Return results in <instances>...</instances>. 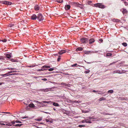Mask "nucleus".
Instances as JSON below:
<instances>
[{"mask_svg":"<svg viewBox=\"0 0 128 128\" xmlns=\"http://www.w3.org/2000/svg\"><path fill=\"white\" fill-rule=\"evenodd\" d=\"M37 19L39 21H41L44 20V17L40 13L38 14L37 16Z\"/></svg>","mask_w":128,"mask_h":128,"instance_id":"1","label":"nucleus"},{"mask_svg":"<svg viewBox=\"0 0 128 128\" xmlns=\"http://www.w3.org/2000/svg\"><path fill=\"white\" fill-rule=\"evenodd\" d=\"M94 6L96 7H98L100 8H104V6L101 3H97L94 4Z\"/></svg>","mask_w":128,"mask_h":128,"instance_id":"2","label":"nucleus"},{"mask_svg":"<svg viewBox=\"0 0 128 128\" xmlns=\"http://www.w3.org/2000/svg\"><path fill=\"white\" fill-rule=\"evenodd\" d=\"M80 41L82 43H86L88 42V40L87 38H81Z\"/></svg>","mask_w":128,"mask_h":128,"instance_id":"3","label":"nucleus"},{"mask_svg":"<svg viewBox=\"0 0 128 128\" xmlns=\"http://www.w3.org/2000/svg\"><path fill=\"white\" fill-rule=\"evenodd\" d=\"M37 19V16H36L35 14H33L32 16L31 17V19L35 20Z\"/></svg>","mask_w":128,"mask_h":128,"instance_id":"4","label":"nucleus"},{"mask_svg":"<svg viewBox=\"0 0 128 128\" xmlns=\"http://www.w3.org/2000/svg\"><path fill=\"white\" fill-rule=\"evenodd\" d=\"M122 72H120V71L119 70H117L116 71H114L113 72V73L114 74H116V73H118L119 74H121L123 73H124L125 72H123V71H122Z\"/></svg>","mask_w":128,"mask_h":128,"instance_id":"5","label":"nucleus"},{"mask_svg":"<svg viewBox=\"0 0 128 128\" xmlns=\"http://www.w3.org/2000/svg\"><path fill=\"white\" fill-rule=\"evenodd\" d=\"M70 8V6L69 5H66L65 6L64 8L66 10H69Z\"/></svg>","mask_w":128,"mask_h":128,"instance_id":"6","label":"nucleus"},{"mask_svg":"<svg viewBox=\"0 0 128 128\" xmlns=\"http://www.w3.org/2000/svg\"><path fill=\"white\" fill-rule=\"evenodd\" d=\"M89 43L91 44L94 43L95 41V40L94 38H91L89 40Z\"/></svg>","mask_w":128,"mask_h":128,"instance_id":"7","label":"nucleus"},{"mask_svg":"<svg viewBox=\"0 0 128 128\" xmlns=\"http://www.w3.org/2000/svg\"><path fill=\"white\" fill-rule=\"evenodd\" d=\"M66 52V51L65 50H62L58 52V54H61L64 53H65Z\"/></svg>","mask_w":128,"mask_h":128,"instance_id":"8","label":"nucleus"},{"mask_svg":"<svg viewBox=\"0 0 128 128\" xmlns=\"http://www.w3.org/2000/svg\"><path fill=\"white\" fill-rule=\"evenodd\" d=\"M28 106L30 108L34 107H35L34 104L32 102H31L30 104H29Z\"/></svg>","mask_w":128,"mask_h":128,"instance_id":"9","label":"nucleus"},{"mask_svg":"<svg viewBox=\"0 0 128 128\" xmlns=\"http://www.w3.org/2000/svg\"><path fill=\"white\" fill-rule=\"evenodd\" d=\"M34 8L36 10H39L40 7L38 5H36L35 6Z\"/></svg>","mask_w":128,"mask_h":128,"instance_id":"10","label":"nucleus"},{"mask_svg":"<svg viewBox=\"0 0 128 128\" xmlns=\"http://www.w3.org/2000/svg\"><path fill=\"white\" fill-rule=\"evenodd\" d=\"M122 12L124 14H126L127 13V11L126 9L124 8Z\"/></svg>","mask_w":128,"mask_h":128,"instance_id":"11","label":"nucleus"},{"mask_svg":"<svg viewBox=\"0 0 128 128\" xmlns=\"http://www.w3.org/2000/svg\"><path fill=\"white\" fill-rule=\"evenodd\" d=\"M5 56L8 58H10L11 57L10 55L9 54H5Z\"/></svg>","mask_w":128,"mask_h":128,"instance_id":"12","label":"nucleus"},{"mask_svg":"<svg viewBox=\"0 0 128 128\" xmlns=\"http://www.w3.org/2000/svg\"><path fill=\"white\" fill-rule=\"evenodd\" d=\"M82 49L83 48H82L79 47L78 48L76 49V51H81L82 50Z\"/></svg>","mask_w":128,"mask_h":128,"instance_id":"13","label":"nucleus"},{"mask_svg":"<svg viewBox=\"0 0 128 128\" xmlns=\"http://www.w3.org/2000/svg\"><path fill=\"white\" fill-rule=\"evenodd\" d=\"M50 67V66L45 65L42 66V68H49Z\"/></svg>","mask_w":128,"mask_h":128,"instance_id":"14","label":"nucleus"},{"mask_svg":"<svg viewBox=\"0 0 128 128\" xmlns=\"http://www.w3.org/2000/svg\"><path fill=\"white\" fill-rule=\"evenodd\" d=\"M50 102L47 101H42V102L43 103H46L47 104H49Z\"/></svg>","mask_w":128,"mask_h":128,"instance_id":"15","label":"nucleus"},{"mask_svg":"<svg viewBox=\"0 0 128 128\" xmlns=\"http://www.w3.org/2000/svg\"><path fill=\"white\" fill-rule=\"evenodd\" d=\"M2 2L3 4H7L8 1H2Z\"/></svg>","mask_w":128,"mask_h":128,"instance_id":"16","label":"nucleus"},{"mask_svg":"<svg viewBox=\"0 0 128 128\" xmlns=\"http://www.w3.org/2000/svg\"><path fill=\"white\" fill-rule=\"evenodd\" d=\"M114 92V91L112 90H109L108 92V93H112Z\"/></svg>","mask_w":128,"mask_h":128,"instance_id":"17","label":"nucleus"},{"mask_svg":"<svg viewBox=\"0 0 128 128\" xmlns=\"http://www.w3.org/2000/svg\"><path fill=\"white\" fill-rule=\"evenodd\" d=\"M90 52H91L90 51H85L84 52V53L85 54H89Z\"/></svg>","mask_w":128,"mask_h":128,"instance_id":"18","label":"nucleus"},{"mask_svg":"<svg viewBox=\"0 0 128 128\" xmlns=\"http://www.w3.org/2000/svg\"><path fill=\"white\" fill-rule=\"evenodd\" d=\"M56 2L59 3H61L62 2L63 0H55Z\"/></svg>","mask_w":128,"mask_h":128,"instance_id":"19","label":"nucleus"},{"mask_svg":"<svg viewBox=\"0 0 128 128\" xmlns=\"http://www.w3.org/2000/svg\"><path fill=\"white\" fill-rule=\"evenodd\" d=\"M112 54L111 53H108L106 54V56H112Z\"/></svg>","mask_w":128,"mask_h":128,"instance_id":"20","label":"nucleus"},{"mask_svg":"<svg viewBox=\"0 0 128 128\" xmlns=\"http://www.w3.org/2000/svg\"><path fill=\"white\" fill-rule=\"evenodd\" d=\"M53 105L55 106H59V104L57 103L54 102L53 103Z\"/></svg>","mask_w":128,"mask_h":128,"instance_id":"21","label":"nucleus"},{"mask_svg":"<svg viewBox=\"0 0 128 128\" xmlns=\"http://www.w3.org/2000/svg\"><path fill=\"white\" fill-rule=\"evenodd\" d=\"M122 45L124 46H126L127 44L126 42H123L122 44Z\"/></svg>","mask_w":128,"mask_h":128,"instance_id":"22","label":"nucleus"},{"mask_svg":"<svg viewBox=\"0 0 128 128\" xmlns=\"http://www.w3.org/2000/svg\"><path fill=\"white\" fill-rule=\"evenodd\" d=\"M50 89V88H46L44 90V91L45 92H47L48 91H49V90Z\"/></svg>","mask_w":128,"mask_h":128,"instance_id":"23","label":"nucleus"},{"mask_svg":"<svg viewBox=\"0 0 128 128\" xmlns=\"http://www.w3.org/2000/svg\"><path fill=\"white\" fill-rule=\"evenodd\" d=\"M22 124H16V125H15L14 126H22Z\"/></svg>","mask_w":128,"mask_h":128,"instance_id":"24","label":"nucleus"},{"mask_svg":"<svg viewBox=\"0 0 128 128\" xmlns=\"http://www.w3.org/2000/svg\"><path fill=\"white\" fill-rule=\"evenodd\" d=\"M34 102H36L37 104H42V102H38V101H36V100H35L34 101Z\"/></svg>","mask_w":128,"mask_h":128,"instance_id":"25","label":"nucleus"},{"mask_svg":"<svg viewBox=\"0 0 128 128\" xmlns=\"http://www.w3.org/2000/svg\"><path fill=\"white\" fill-rule=\"evenodd\" d=\"M61 56H58V58L57 59V61L58 62L60 61V59Z\"/></svg>","mask_w":128,"mask_h":128,"instance_id":"26","label":"nucleus"},{"mask_svg":"<svg viewBox=\"0 0 128 128\" xmlns=\"http://www.w3.org/2000/svg\"><path fill=\"white\" fill-rule=\"evenodd\" d=\"M54 70V68H51L48 69V70L49 71H51L53 70Z\"/></svg>","mask_w":128,"mask_h":128,"instance_id":"27","label":"nucleus"},{"mask_svg":"<svg viewBox=\"0 0 128 128\" xmlns=\"http://www.w3.org/2000/svg\"><path fill=\"white\" fill-rule=\"evenodd\" d=\"M12 4V2H10L8 1L7 4L8 5H11Z\"/></svg>","mask_w":128,"mask_h":128,"instance_id":"28","label":"nucleus"},{"mask_svg":"<svg viewBox=\"0 0 128 128\" xmlns=\"http://www.w3.org/2000/svg\"><path fill=\"white\" fill-rule=\"evenodd\" d=\"M8 74V73L6 74H4V76H8L9 75H12V74Z\"/></svg>","mask_w":128,"mask_h":128,"instance_id":"29","label":"nucleus"},{"mask_svg":"<svg viewBox=\"0 0 128 128\" xmlns=\"http://www.w3.org/2000/svg\"><path fill=\"white\" fill-rule=\"evenodd\" d=\"M0 41L2 42H5L7 40L6 39H4V40H1Z\"/></svg>","mask_w":128,"mask_h":128,"instance_id":"30","label":"nucleus"},{"mask_svg":"<svg viewBox=\"0 0 128 128\" xmlns=\"http://www.w3.org/2000/svg\"><path fill=\"white\" fill-rule=\"evenodd\" d=\"M89 112V111H87V110H84V111H82L83 112H84V113H88V112Z\"/></svg>","mask_w":128,"mask_h":128,"instance_id":"31","label":"nucleus"},{"mask_svg":"<svg viewBox=\"0 0 128 128\" xmlns=\"http://www.w3.org/2000/svg\"><path fill=\"white\" fill-rule=\"evenodd\" d=\"M35 66V65H32V66H28V67L29 68H32Z\"/></svg>","mask_w":128,"mask_h":128,"instance_id":"32","label":"nucleus"},{"mask_svg":"<svg viewBox=\"0 0 128 128\" xmlns=\"http://www.w3.org/2000/svg\"><path fill=\"white\" fill-rule=\"evenodd\" d=\"M16 71H10V72H8V74H10V73H12L13 72H16Z\"/></svg>","mask_w":128,"mask_h":128,"instance_id":"33","label":"nucleus"},{"mask_svg":"<svg viewBox=\"0 0 128 128\" xmlns=\"http://www.w3.org/2000/svg\"><path fill=\"white\" fill-rule=\"evenodd\" d=\"M77 64H75L72 66H76Z\"/></svg>","mask_w":128,"mask_h":128,"instance_id":"34","label":"nucleus"},{"mask_svg":"<svg viewBox=\"0 0 128 128\" xmlns=\"http://www.w3.org/2000/svg\"><path fill=\"white\" fill-rule=\"evenodd\" d=\"M8 70H12L14 69V68H8Z\"/></svg>","mask_w":128,"mask_h":128,"instance_id":"35","label":"nucleus"},{"mask_svg":"<svg viewBox=\"0 0 128 128\" xmlns=\"http://www.w3.org/2000/svg\"><path fill=\"white\" fill-rule=\"evenodd\" d=\"M16 123H22V122L21 121H19L18 120H16Z\"/></svg>","mask_w":128,"mask_h":128,"instance_id":"36","label":"nucleus"},{"mask_svg":"<svg viewBox=\"0 0 128 128\" xmlns=\"http://www.w3.org/2000/svg\"><path fill=\"white\" fill-rule=\"evenodd\" d=\"M42 71V68L41 69H38L37 70V71L38 72H40Z\"/></svg>","mask_w":128,"mask_h":128,"instance_id":"37","label":"nucleus"},{"mask_svg":"<svg viewBox=\"0 0 128 128\" xmlns=\"http://www.w3.org/2000/svg\"><path fill=\"white\" fill-rule=\"evenodd\" d=\"M90 72V71L89 70H88L87 71H86L85 72V73L86 74Z\"/></svg>","mask_w":128,"mask_h":128,"instance_id":"38","label":"nucleus"},{"mask_svg":"<svg viewBox=\"0 0 128 128\" xmlns=\"http://www.w3.org/2000/svg\"><path fill=\"white\" fill-rule=\"evenodd\" d=\"M102 100H106V99L104 97H102L101 98Z\"/></svg>","mask_w":128,"mask_h":128,"instance_id":"39","label":"nucleus"},{"mask_svg":"<svg viewBox=\"0 0 128 128\" xmlns=\"http://www.w3.org/2000/svg\"><path fill=\"white\" fill-rule=\"evenodd\" d=\"M85 126L84 125H79L78 126L80 127H84Z\"/></svg>","mask_w":128,"mask_h":128,"instance_id":"40","label":"nucleus"},{"mask_svg":"<svg viewBox=\"0 0 128 128\" xmlns=\"http://www.w3.org/2000/svg\"><path fill=\"white\" fill-rule=\"evenodd\" d=\"M99 40L101 42H103V40L101 38Z\"/></svg>","mask_w":128,"mask_h":128,"instance_id":"41","label":"nucleus"},{"mask_svg":"<svg viewBox=\"0 0 128 128\" xmlns=\"http://www.w3.org/2000/svg\"><path fill=\"white\" fill-rule=\"evenodd\" d=\"M16 122L15 121H13L12 122V124H15V123Z\"/></svg>","mask_w":128,"mask_h":128,"instance_id":"42","label":"nucleus"},{"mask_svg":"<svg viewBox=\"0 0 128 128\" xmlns=\"http://www.w3.org/2000/svg\"><path fill=\"white\" fill-rule=\"evenodd\" d=\"M86 121V120H82V123H84V122H85V121Z\"/></svg>","mask_w":128,"mask_h":128,"instance_id":"43","label":"nucleus"},{"mask_svg":"<svg viewBox=\"0 0 128 128\" xmlns=\"http://www.w3.org/2000/svg\"><path fill=\"white\" fill-rule=\"evenodd\" d=\"M124 3L126 6H127L128 4V3L126 2H124Z\"/></svg>","mask_w":128,"mask_h":128,"instance_id":"44","label":"nucleus"},{"mask_svg":"<svg viewBox=\"0 0 128 128\" xmlns=\"http://www.w3.org/2000/svg\"><path fill=\"white\" fill-rule=\"evenodd\" d=\"M87 122H87V123H92L90 121H89L88 120V121H87Z\"/></svg>","mask_w":128,"mask_h":128,"instance_id":"45","label":"nucleus"},{"mask_svg":"<svg viewBox=\"0 0 128 128\" xmlns=\"http://www.w3.org/2000/svg\"><path fill=\"white\" fill-rule=\"evenodd\" d=\"M43 112L44 113H46V114H50V113L48 112H44V111H43Z\"/></svg>","mask_w":128,"mask_h":128,"instance_id":"46","label":"nucleus"},{"mask_svg":"<svg viewBox=\"0 0 128 128\" xmlns=\"http://www.w3.org/2000/svg\"><path fill=\"white\" fill-rule=\"evenodd\" d=\"M89 118L90 119H94L93 117H89Z\"/></svg>","mask_w":128,"mask_h":128,"instance_id":"47","label":"nucleus"},{"mask_svg":"<svg viewBox=\"0 0 128 128\" xmlns=\"http://www.w3.org/2000/svg\"><path fill=\"white\" fill-rule=\"evenodd\" d=\"M2 113H5V114H10V112H2Z\"/></svg>","mask_w":128,"mask_h":128,"instance_id":"48","label":"nucleus"},{"mask_svg":"<svg viewBox=\"0 0 128 128\" xmlns=\"http://www.w3.org/2000/svg\"><path fill=\"white\" fill-rule=\"evenodd\" d=\"M10 60L12 62H14V60L13 59H10Z\"/></svg>","mask_w":128,"mask_h":128,"instance_id":"49","label":"nucleus"},{"mask_svg":"<svg viewBox=\"0 0 128 128\" xmlns=\"http://www.w3.org/2000/svg\"><path fill=\"white\" fill-rule=\"evenodd\" d=\"M42 80H44L45 81H46L47 80L46 78H44V79H42Z\"/></svg>","mask_w":128,"mask_h":128,"instance_id":"50","label":"nucleus"},{"mask_svg":"<svg viewBox=\"0 0 128 128\" xmlns=\"http://www.w3.org/2000/svg\"><path fill=\"white\" fill-rule=\"evenodd\" d=\"M46 122H49V120L48 119H46Z\"/></svg>","mask_w":128,"mask_h":128,"instance_id":"51","label":"nucleus"},{"mask_svg":"<svg viewBox=\"0 0 128 128\" xmlns=\"http://www.w3.org/2000/svg\"><path fill=\"white\" fill-rule=\"evenodd\" d=\"M99 101H100L102 100L101 98H100L98 100Z\"/></svg>","mask_w":128,"mask_h":128,"instance_id":"52","label":"nucleus"},{"mask_svg":"<svg viewBox=\"0 0 128 128\" xmlns=\"http://www.w3.org/2000/svg\"><path fill=\"white\" fill-rule=\"evenodd\" d=\"M92 92H98V91H96L95 90H94L92 91Z\"/></svg>","mask_w":128,"mask_h":128,"instance_id":"53","label":"nucleus"},{"mask_svg":"<svg viewBox=\"0 0 128 128\" xmlns=\"http://www.w3.org/2000/svg\"><path fill=\"white\" fill-rule=\"evenodd\" d=\"M37 120L36 121H40L41 120V119H37Z\"/></svg>","mask_w":128,"mask_h":128,"instance_id":"54","label":"nucleus"},{"mask_svg":"<svg viewBox=\"0 0 128 128\" xmlns=\"http://www.w3.org/2000/svg\"><path fill=\"white\" fill-rule=\"evenodd\" d=\"M42 107H44V106H45L44 104H43L42 103Z\"/></svg>","mask_w":128,"mask_h":128,"instance_id":"55","label":"nucleus"},{"mask_svg":"<svg viewBox=\"0 0 128 128\" xmlns=\"http://www.w3.org/2000/svg\"><path fill=\"white\" fill-rule=\"evenodd\" d=\"M86 121H85V122L86 123H87V122H87V121H88V119H86V120H85Z\"/></svg>","mask_w":128,"mask_h":128,"instance_id":"56","label":"nucleus"},{"mask_svg":"<svg viewBox=\"0 0 128 128\" xmlns=\"http://www.w3.org/2000/svg\"><path fill=\"white\" fill-rule=\"evenodd\" d=\"M119 21V20L118 19H117L115 21L116 22H118Z\"/></svg>","mask_w":128,"mask_h":128,"instance_id":"57","label":"nucleus"},{"mask_svg":"<svg viewBox=\"0 0 128 128\" xmlns=\"http://www.w3.org/2000/svg\"><path fill=\"white\" fill-rule=\"evenodd\" d=\"M44 68H42V71L46 70L45 69H44Z\"/></svg>","mask_w":128,"mask_h":128,"instance_id":"58","label":"nucleus"},{"mask_svg":"<svg viewBox=\"0 0 128 128\" xmlns=\"http://www.w3.org/2000/svg\"><path fill=\"white\" fill-rule=\"evenodd\" d=\"M88 3H91L92 2L91 1H88Z\"/></svg>","mask_w":128,"mask_h":128,"instance_id":"59","label":"nucleus"},{"mask_svg":"<svg viewBox=\"0 0 128 128\" xmlns=\"http://www.w3.org/2000/svg\"><path fill=\"white\" fill-rule=\"evenodd\" d=\"M4 84V83H3V82H0V85H2V84Z\"/></svg>","mask_w":128,"mask_h":128,"instance_id":"60","label":"nucleus"},{"mask_svg":"<svg viewBox=\"0 0 128 128\" xmlns=\"http://www.w3.org/2000/svg\"><path fill=\"white\" fill-rule=\"evenodd\" d=\"M50 122V123H52V120H50V121L49 120V121Z\"/></svg>","mask_w":128,"mask_h":128,"instance_id":"61","label":"nucleus"},{"mask_svg":"<svg viewBox=\"0 0 128 128\" xmlns=\"http://www.w3.org/2000/svg\"><path fill=\"white\" fill-rule=\"evenodd\" d=\"M114 62H113V63H110V65H112V64H114Z\"/></svg>","mask_w":128,"mask_h":128,"instance_id":"62","label":"nucleus"},{"mask_svg":"<svg viewBox=\"0 0 128 128\" xmlns=\"http://www.w3.org/2000/svg\"><path fill=\"white\" fill-rule=\"evenodd\" d=\"M105 115H110V114H109L108 113H106V114Z\"/></svg>","mask_w":128,"mask_h":128,"instance_id":"63","label":"nucleus"},{"mask_svg":"<svg viewBox=\"0 0 128 128\" xmlns=\"http://www.w3.org/2000/svg\"><path fill=\"white\" fill-rule=\"evenodd\" d=\"M38 78V77H37L35 76V77H34V78Z\"/></svg>","mask_w":128,"mask_h":128,"instance_id":"64","label":"nucleus"}]
</instances>
